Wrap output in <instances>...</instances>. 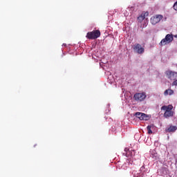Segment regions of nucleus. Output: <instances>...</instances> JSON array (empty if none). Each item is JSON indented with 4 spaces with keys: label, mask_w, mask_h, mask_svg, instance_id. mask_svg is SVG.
I'll return each mask as SVG.
<instances>
[{
    "label": "nucleus",
    "mask_w": 177,
    "mask_h": 177,
    "mask_svg": "<svg viewBox=\"0 0 177 177\" xmlns=\"http://www.w3.org/2000/svg\"><path fill=\"white\" fill-rule=\"evenodd\" d=\"M172 41H174V35H172V34H167L165 37L161 40L160 45V46L168 45V44H171Z\"/></svg>",
    "instance_id": "nucleus-1"
},
{
    "label": "nucleus",
    "mask_w": 177,
    "mask_h": 177,
    "mask_svg": "<svg viewBox=\"0 0 177 177\" xmlns=\"http://www.w3.org/2000/svg\"><path fill=\"white\" fill-rule=\"evenodd\" d=\"M101 35L100 30H95L88 32V39H97Z\"/></svg>",
    "instance_id": "nucleus-2"
},
{
    "label": "nucleus",
    "mask_w": 177,
    "mask_h": 177,
    "mask_svg": "<svg viewBox=\"0 0 177 177\" xmlns=\"http://www.w3.org/2000/svg\"><path fill=\"white\" fill-rule=\"evenodd\" d=\"M162 19H164V17L162 15H156L151 17L150 21L153 26H156V24L160 23Z\"/></svg>",
    "instance_id": "nucleus-3"
},
{
    "label": "nucleus",
    "mask_w": 177,
    "mask_h": 177,
    "mask_svg": "<svg viewBox=\"0 0 177 177\" xmlns=\"http://www.w3.org/2000/svg\"><path fill=\"white\" fill-rule=\"evenodd\" d=\"M165 75L167 78L171 80V81H175V80H177V73L175 71L167 70L165 71Z\"/></svg>",
    "instance_id": "nucleus-4"
},
{
    "label": "nucleus",
    "mask_w": 177,
    "mask_h": 177,
    "mask_svg": "<svg viewBox=\"0 0 177 177\" xmlns=\"http://www.w3.org/2000/svg\"><path fill=\"white\" fill-rule=\"evenodd\" d=\"M133 50L136 53H138V55H143V53H145V48H143L142 45L138 43L133 45Z\"/></svg>",
    "instance_id": "nucleus-5"
},
{
    "label": "nucleus",
    "mask_w": 177,
    "mask_h": 177,
    "mask_svg": "<svg viewBox=\"0 0 177 177\" xmlns=\"http://www.w3.org/2000/svg\"><path fill=\"white\" fill-rule=\"evenodd\" d=\"M147 97V95H146V93H136L134 96L133 99H135L137 102H143L145 99Z\"/></svg>",
    "instance_id": "nucleus-6"
},
{
    "label": "nucleus",
    "mask_w": 177,
    "mask_h": 177,
    "mask_svg": "<svg viewBox=\"0 0 177 177\" xmlns=\"http://www.w3.org/2000/svg\"><path fill=\"white\" fill-rule=\"evenodd\" d=\"M136 117H137V118H139V120H145L147 121V115L143 113H140V112H137L135 114Z\"/></svg>",
    "instance_id": "nucleus-7"
},
{
    "label": "nucleus",
    "mask_w": 177,
    "mask_h": 177,
    "mask_svg": "<svg viewBox=\"0 0 177 177\" xmlns=\"http://www.w3.org/2000/svg\"><path fill=\"white\" fill-rule=\"evenodd\" d=\"M173 109H174V106L171 104H169V105L162 106L160 108V110H164L165 113H167L168 111H172Z\"/></svg>",
    "instance_id": "nucleus-8"
},
{
    "label": "nucleus",
    "mask_w": 177,
    "mask_h": 177,
    "mask_svg": "<svg viewBox=\"0 0 177 177\" xmlns=\"http://www.w3.org/2000/svg\"><path fill=\"white\" fill-rule=\"evenodd\" d=\"M147 16H149V12H144V13H142V14L140 15V16H139V17H138V21H140V22L143 21V20L145 19L146 17H147Z\"/></svg>",
    "instance_id": "nucleus-9"
},
{
    "label": "nucleus",
    "mask_w": 177,
    "mask_h": 177,
    "mask_svg": "<svg viewBox=\"0 0 177 177\" xmlns=\"http://www.w3.org/2000/svg\"><path fill=\"white\" fill-rule=\"evenodd\" d=\"M174 113L173 111H169L164 113V117L165 118H169V117H174Z\"/></svg>",
    "instance_id": "nucleus-10"
},
{
    "label": "nucleus",
    "mask_w": 177,
    "mask_h": 177,
    "mask_svg": "<svg viewBox=\"0 0 177 177\" xmlns=\"http://www.w3.org/2000/svg\"><path fill=\"white\" fill-rule=\"evenodd\" d=\"M177 130L176 126H172L171 125L169 128L166 129V132H175V131Z\"/></svg>",
    "instance_id": "nucleus-11"
},
{
    "label": "nucleus",
    "mask_w": 177,
    "mask_h": 177,
    "mask_svg": "<svg viewBox=\"0 0 177 177\" xmlns=\"http://www.w3.org/2000/svg\"><path fill=\"white\" fill-rule=\"evenodd\" d=\"M164 95H165V96H168V95H174V90H172L171 88H168L165 91Z\"/></svg>",
    "instance_id": "nucleus-12"
},
{
    "label": "nucleus",
    "mask_w": 177,
    "mask_h": 177,
    "mask_svg": "<svg viewBox=\"0 0 177 177\" xmlns=\"http://www.w3.org/2000/svg\"><path fill=\"white\" fill-rule=\"evenodd\" d=\"M153 128H154L153 124H150L147 127V132H148L149 135H151V133H153V131H151V129H153Z\"/></svg>",
    "instance_id": "nucleus-13"
},
{
    "label": "nucleus",
    "mask_w": 177,
    "mask_h": 177,
    "mask_svg": "<svg viewBox=\"0 0 177 177\" xmlns=\"http://www.w3.org/2000/svg\"><path fill=\"white\" fill-rule=\"evenodd\" d=\"M124 151H125V153H123L124 156H126V157L131 156V151H129V149L125 148Z\"/></svg>",
    "instance_id": "nucleus-14"
},
{
    "label": "nucleus",
    "mask_w": 177,
    "mask_h": 177,
    "mask_svg": "<svg viewBox=\"0 0 177 177\" xmlns=\"http://www.w3.org/2000/svg\"><path fill=\"white\" fill-rule=\"evenodd\" d=\"M130 156L133 157V156H135V150L130 151Z\"/></svg>",
    "instance_id": "nucleus-15"
},
{
    "label": "nucleus",
    "mask_w": 177,
    "mask_h": 177,
    "mask_svg": "<svg viewBox=\"0 0 177 177\" xmlns=\"http://www.w3.org/2000/svg\"><path fill=\"white\" fill-rule=\"evenodd\" d=\"M172 85L177 86V80H175V81L173 82Z\"/></svg>",
    "instance_id": "nucleus-16"
},
{
    "label": "nucleus",
    "mask_w": 177,
    "mask_h": 177,
    "mask_svg": "<svg viewBox=\"0 0 177 177\" xmlns=\"http://www.w3.org/2000/svg\"><path fill=\"white\" fill-rule=\"evenodd\" d=\"M174 10H177V1L174 5Z\"/></svg>",
    "instance_id": "nucleus-17"
},
{
    "label": "nucleus",
    "mask_w": 177,
    "mask_h": 177,
    "mask_svg": "<svg viewBox=\"0 0 177 177\" xmlns=\"http://www.w3.org/2000/svg\"><path fill=\"white\" fill-rule=\"evenodd\" d=\"M143 169H145V167L142 166V167H140V171H142Z\"/></svg>",
    "instance_id": "nucleus-18"
},
{
    "label": "nucleus",
    "mask_w": 177,
    "mask_h": 177,
    "mask_svg": "<svg viewBox=\"0 0 177 177\" xmlns=\"http://www.w3.org/2000/svg\"><path fill=\"white\" fill-rule=\"evenodd\" d=\"M174 38H177V35H174Z\"/></svg>",
    "instance_id": "nucleus-19"
}]
</instances>
